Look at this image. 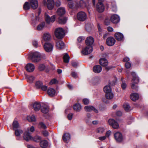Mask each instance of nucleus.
I'll return each instance as SVG.
<instances>
[{"instance_id":"nucleus-1","label":"nucleus","mask_w":148,"mask_h":148,"mask_svg":"<svg viewBox=\"0 0 148 148\" xmlns=\"http://www.w3.org/2000/svg\"><path fill=\"white\" fill-rule=\"evenodd\" d=\"M55 34L56 36L58 39L62 38L65 35L64 30L61 27L56 28L55 31Z\"/></svg>"},{"instance_id":"nucleus-2","label":"nucleus","mask_w":148,"mask_h":148,"mask_svg":"<svg viewBox=\"0 0 148 148\" xmlns=\"http://www.w3.org/2000/svg\"><path fill=\"white\" fill-rule=\"evenodd\" d=\"M133 76V79L132 80V85L131 87L132 89L137 90V87L134 84H137L139 82V79L138 77L136 76L135 73L133 72L132 73Z\"/></svg>"},{"instance_id":"nucleus-3","label":"nucleus","mask_w":148,"mask_h":148,"mask_svg":"<svg viewBox=\"0 0 148 148\" xmlns=\"http://www.w3.org/2000/svg\"><path fill=\"white\" fill-rule=\"evenodd\" d=\"M77 19L81 21H85L87 18L86 14L84 12L80 11L77 13Z\"/></svg>"},{"instance_id":"nucleus-4","label":"nucleus","mask_w":148,"mask_h":148,"mask_svg":"<svg viewBox=\"0 0 148 148\" xmlns=\"http://www.w3.org/2000/svg\"><path fill=\"white\" fill-rule=\"evenodd\" d=\"M53 45L49 43H46L44 45L45 50L47 52H51L53 49Z\"/></svg>"},{"instance_id":"nucleus-5","label":"nucleus","mask_w":148,"mask_h":148,"mask_svg":"<svg viewBox=\"0 0 148 148\" xmlns=\"http://www.w3.org/2000/svg\"><path fill=\"white\" fill-rule=\"evenodd\" d=\"M93 48L92 46H87L83 49L81 51L82 53L84 55H87L92 52Z\"/></svg>"},{"instance_id":"nucleus-6","label":"nucleus","mask_w":148,"mask_h":148,"mask_svg":"<svg viewBox=\"0 0 148 148\" xmlns=\"http://www.w3.org/2000/svg\"><path fill=\"white\" fill-rule=\"evenodd\" d=\"M108 123L114 129H117L119 127V124L115 120L112 119H110L108 120Z\"/></svg>"},{"instance_id":"nucleus-7","label":"nucleus","mask_w":148,"mask_h":148,"mask_svg":"<svg viewBox=\"0 0 148 148\" xmlns=\"http://www.w3.org/2000/svg\"><path fill=\"white\" fill-rule=\"evenodd\" d=\"M114 137L116 141L118 142H121L124 139L122 134L119 132H116L114 134Z\"/></svg>"},{"instance_id":"nucleus-8","label":"nucleus","mask_w":148,"mask_h":148,"mask_svg":"<svg viewBox=\"0 0 148 148\" xmlns=\"http://www.w3.org/2000/svg\"><path fill=\"white\" fill-rule=\"evenodd\" d=\"M41 55L38 52H35L33 53L32 59L34 62H37L40 60Z\"/></svg>"},{"instance_id":"nucleus-9","label":"nucleus","mask_w":148,"mask_h":148,"mask_svg":"<svg viewBox=\"0 0 148 148\" xmlns=\"http://www.w3.org/2000/svg\"><path fill=\"white\" fill-rule=\"evenodd\" d=\"M56 17L55 15L52 16L51 18L47 13L45 14V18L46 22L49 24L50 23H53L55 20Z\"/></svg>"},{"instance_id":"nucleus-10","label":"nucleus","mask_w":148,"mask_h":148,"mask_svg":"<svg viewBox=\"0 0 148 148\" xmlns=\"http://www.w3.org/2000/svg\"><path fill=\"white\" fill-rule=\"evenodd\" d=\"M106 42L108 45L111 46L114 45L115 42V40L114 38L110 37L106 40Z\"/></svg>"},{"instance_id":"nucleus-11","label":"nucleus","mask_w":148,"mask_h":148,"mask_svg":"<svg viewBox=\"0 0 148 148\" xmlns=\"http://www.w3.org/2000/svg\"><path fill=\"white\" fill-rule=\"evenodd\" d=\"M84 109L85 111L87 112H90L93 111L95 113H97L98 112V110L95 107L92 106H85Z\"/></svg>"},{"instance_id":"nucleus-12","label":"nucleus","mask_w":148,"mask_h":148,"mask_svg":"<svg viewBox=\"0 0 148 148\" xmlns=\"http://www.w3.org/2000/svg\"><path fill=\"white\" fill-rule=\"evenodd\" d=\"M119 17L116 14H114L111 16L110 20L111 22L114 23H117L120 21Z\"/></svg>"},{"instance_id":"nucleus-13","label":"nucleus","mask_w":148,"mask_h":148,"mask_svg":"<svg viewBox=\"0 0 148 148\" xmlns=\"http://www.w3.org/2000/svg\"><path fill=\"white\" fill-rule=\"evenodd\" d=\"M94 42V40L93 37L91 36L88 37L86 40V43L88 46H92Z\"/></svg>"},{"instance_id":"nucleus-14","label":"nucleus","mask_w":148,"mask_h":148,"mask_svg":"<svg viewBox=\"0 0 148 148\" xmlns=\"http://www.w3.org/2000/svg\"><path fill=\"white\" fill-rule=\"evenodd\" d=\"M55 2L53 0H47V7L50 10L53 9L54 7Z\"/></svg>"},{"instance_id":"nucleus-15","label":"nucleus","mask_w":148,"mask_h":148,"mask_svg":"<svg viewBox=\"0 0 148 148\" xmlns=\"http://www.w3.org/2000/svg\"><path fill=\"white\" fill-rule=\"evenodd\" d=\"M96 8L99 12H101L104 10V6L103 3L100 2L98 3L96 5Z\"/></svg>"},{"instance_id":"nucleus-16","label":"nucleus","mask_w":148,"mask_h":148,"mask_svg":"<svg viewBox=\"0 0 148 148\" xmlns=\"http://www.w3.org/2000/svg\"><path fill=\"white\" fill-rule=\"evenodd\" d=\"M66 10L64 7H60L58 9L57 13L58 15L62 16L65 14Z\"/></svg>"},{"instance_id":"nucleus-17","label":"nucleus","mask_w":148,"mask_h":148,"mask_svg":"<svg viewBox=\"0 0 148 148\" xmlns=\"http://www.w3.org/2000/svg\"><path fill=\"white\" fill-rule=\"evenodd\" d=\"M26 69L29 72H32L33 71L35 68L34 66L32 64L29 63L27 64L26 66Z\"/></svg>"},{"instance_id":"nucleus-18","label":"nucleus","mask_w":148,"mask_h":148,"mask_svg":"<svg viewBox=\"0 0 148 148\" xmlns=\"http://www.w3.org/2000/svg\"><path fill=\"white\" fill-rule=\"evenodd\" d=\"M114 36L116 39L119 41L123 40L124 38L123 35L120 32L116 33L115 34Z\"/></svg>"},{"instance_id":"nucleus-19","label":"nucleus","mask_w":148,"mask_h":148,"mask_svg":"<svg viewBox=\"0 0 148 148\" xmlns=\"http://www.w3.org/2000/svg\"><path fill=\"white\" fill-rule=\"evenodd\" d=\"M32 137L30 135L29 133L27 132H25L24 134L23 138L24 139L27 141H28L32 140Z\"/></svg>"},{"instance_id":"nucleus-20","label":"nucleus","mask_w":148,"mask_h":148,"mask_svg":"<svg viewBox=\"0 0 148 148\" xmlns=\"http://www.w3.org/2000/svg\"><path fill=\"white\" fill-rule=\"evenodd\" d=\"M76 4L77 8L79 7L84 8L86 6V3L85 2L82 0H81L79 2H76Z\"/></svg>"},{"instance_id":"nucleus-21","label":"nucleus","mask_w":148,"mask_h":148,"mask_svg":"<svg viewBox=\"0 0 148 148\" xmlns=\"http://www.w3.org/2000/svg\"><path fill=\"white\" fill-rule=\"evenodd\" d=\"M30 4L33 9H36L38 6V1L37 0H32L30 2Z\"/></svg>"},{"instance_id":"nucleus-22","label":"nucleus","mask_w":148,"mask_h":148,"mask_svg":"<svg viewBox=\"0 0 148 148\" xmlns=\"http://www.w3.org/2000/svg\"><path fill=\"white\" fill-rule=\"evenodd\" d=\"M47 93L50 96L53 97L55 96L56 94V91L53 88H49L47 90Z\"/></svg>"},{"instance_id":"nucleus-23","label":"nucleus","mask_w":148,"mask_h":148,"mask_svg":"<svg viewBox=\"0 0 148 148\" xmlns=\"http://www.w3.org/2000/svg\"><path fill=\"white\" fill-rule=\"evenodd\" d=\"M32 106L34 110L37 111L40 110L41 106L40 103L35 102L32 104Z\"/></svg>"},{"instance_id":"nucleus-24","label":"nucleus","mask_w":148,"mask_h":148,"mask_svg":"<svg viewBox=\"0 0 148 148\" xmlns=\"http://www.w3.org/2000/svg\"><path fill=\"white\" fill-rule=\"evenodd\" d=\"M100 64L103 66H105L108 65V62L107 60L105 58H101L99 60Z\"/></svg>"},{"instance_id":"nucleus-25","label":"nucleus","mask_w":148,"mask_h":148,"mask_svg":"<svg viewBox=\"0 0 148 148\" xmlns=\"http://www.w3.org/2000/svg\"><path fill=\"white\" fill-rule=\"evenodd\" d=\"M93 69L95 73H99L101 71L102 68L99 65H97L94 66Z\"/></svg>"},{"instance_id":"nucleus-26","label":"nucleus","mask_w":148,"mask_h":148,"mask_svg":"<svg viewBox=\"0 0 148 148\" xmlns=\"http://www.w3.org/2000/svg\"><path fill=\"white\" fill-rule=\"evenodd\" d=\"M64 42L61 40L58 41L56 43L57 48L59 49H60L63 48L64 46Z\"/></svg>"},{"instance_id":"nucleus-27","label":"nucleus","mask_w":148,"mask_h":148,"mask_svg":"<svg viewBox=\"0 0 148 148\" xmlns=\"http://www.w3.org/2000/svg\"><path fill=\"white\" fill-rule=\"evenodd\" d=\"M73 108L77 112H79L82 109V106L79 103H76L74 105Z\"/></svg>"},{"instance_id":"nucleus-28","label":"nucleus","mask_w":148,"mask_h":148,"mask_svg":"<svg viewBox=\"0 0 148 148\" xmlns=\"http://www.w3.org/2000/svg\"><path fill=\"white\" fill-rule=\"evenodd\" d=\"M48 142L45 140H43L40 141V145L41 147L42 148H46L48 145Z\"/></svg>"},{"instance_id":"nucleus-29","label":"nucleus","mask_w":148,"mask_h":148,"mask_svg":"<svg viewBox=\"0 0 148 148\" xmlns=\"http://www.w3.org/2000/svg\"><path fill=\"white\" fill-rule=\"evenodd\" d=\"M130 98L132 100L134 101H136L138 99L139 95L136 93H132L130 95Z\"/></svg>"},{"instance_id":"nucleus-30","label":"nucleus","mask_w":148,"mask_h":148,"mask_svg":"<svg viewBox=\"0 0 148 148\" xmlns=\"http://www.w3.org/2000/svg\"><path fill=\"white\" fill-rule=\"evenodd\" d=\"M63 139L64 142H66L70 139V135L69 133H65L63 136Z\"/></svg>"},{"instance_id":"nucleus-31","label":"nucleus","mask_w":148,"mask_h":148,"mask_svg":"<svg viewBox=\"0 0 148 148\" xmlns=\"http://www.w3.org/2000/svg\"><path fill=\"white\" fill-rule=\"evenodd\" d=\"M41 112L44 114H47L49 111V106L44 105L41 108Z\"/></svg>"},{"instance_id":"nucleus-32","label":"nucleus","mask_w":148,"mask_h":148,"mask_svg":"<svg viewBox=\"0 0 148 148\" xmlns=\"http://www.w3.org/2000/svg\"><path fill=\"white\" fill-rule=\"evenodd\" d=\"M103 91L106 94L112 92L111 87L108 86H106L104 87L103 88Z\"/></svg>"},{"instance_id":"nucleus-33","label":"nucleus","mask_w":148,"mask_h":148,"mask_svg":"<svg viewBox=\"0 0 148 148\" xmlns=\"http://www.w3.org/2000/svg\"><path fill=\"white\" fill-rule=\"evenodd\" d=\"M63 58L64 62L68 63L69 62L70 57L67 53H66L64 55Z\"/></svg>"},{"instance_id":"nucleus-34","label":"nucleus","mask_w":148,"mask_h":148,"mask_svg":"<svg viewBox=\"0 0 148 148\" xmlns=\"http://www.w3.org/2000/svg\"><path fill=\"white\" fill-rule=\"evenodd\" d=\"M106 98L108 99H111L114 97V95L112 92L105 94Z\"/></svg>"},{"instance_id":"nucleus-35","label":"nucleus","mask_w":148,"mask_h":148,"mask_svg":"<svg viewBox=\"0 0 148 148\" xmlns=\"http://www.w3.org/2000/svg\"><path fill=\"white\" fill-rule=\"evenodd\" d=\"M43 38L45 41L49 40L51 39V36L49 34L46 33L44 34Z\"/></svg>"},{"instance_id":"nucleus-36","label":"nucleus","mask_w":148,"mask_h":148,"mask_svg":"<svg viewBox=\"0 0 148 148\" xmlns=\"http://www.w3.org/2000/svg\"><path fill=\"white\" fill-rule=\"evenodd\" d=\"M41 139V137L38 136L37 135L34 136V137H32V140L36 142H39Z\"/></svg>"},{"instance_id":"nucleus-37","label":"nucleus","mask_w":148,"mask_h":148,"mask_svg":"<svg viewBox=\"0 0 148 148\" xmlns=\"http://www.w3.org/2000/svg\"><path fill=\"white\" fill-rule=\"evenodd\" d=\"M27 119L29 122L35 121L36 120V118L34 115L28 116Z\"/></svg>"},{"instance_id":"nucleus-38","label":"nucleus","mask_w":148,"mask_h":148,"mask_svg":"<svg viewBox=\"0 0 148 148\" xmlns=\"http://www.w3.org/2000/svg\"><path fill=\"white\" fill-rule=\"evenodd\" d=\"M26 78L27 82L29 83H32L34 79V77L32 75L27 76Z\"/></svg>"},{"instance_id":"nucleus-39","label":"nucleus","mask_w":148,"mask_h":148,"mask_svg":"<svg viewBox=\"0 0 148 148\" xmlns=\"http://www.w3.org/2000/svg\"><path fill=\"white\" fill-rule=\"evenodd\" d=\"M13 129L15 130L17 129L19 127V125L18 122L16 121H14L13 123Z\"/></svg>"},{"instance_id":"nucleus-40","label":"nucleus","mask_w":148,"mask_h":148,"mask_svg":"<svg viewBox=\"0 0 148 148\" xmlns=\"http://www.w3.org/2000/svg\"><path fill=\"white\" fill-rule=\"evenodd\" d=\"M67 20V18L66 17H64L62 18H59V19L58 22L60 24H63L65 23Z\"/></svg>"},{"instance_id":"nucleus-41","label":"nucleus","mask_w":148,"mask_h":148,"mask_svg":"<svg viewBox=\"0 0 148 148\" xmlns=\"http://www.w3.org/2000/svg\"><path fill=\"white\" fill-rule=\"evenodd\" d=\"M76 2H75V3H73V2H71L69 3L68 5L69 8H77L76 7Z\"/></svg>"},{"instance_id":"nucleus-42","label":"nucleus","mask_w":148,"mask_h":148,"mask_svg":"<svg viewBox=\"0 0 148 148\" xmlns=\"http://www.w3.org/2000/svg\"><path fill=\"white\" fill-rule=\"evenodd\" d=\"M123 107L125 110L127 111H128L130 110V107L128 103H124L123 105Z\"/></svg>"},{"instance_id":"nucleus-43","label":"nucleus","mask_w":148,"mask_h":148,"mask_svg":"<svg viewBox=\"0 0 148 148\" xmlns=\"http://www.w3.org/2000/svg\"><path fill=\"white\" fill-rule=\"evenodd\" d=\"M30 6L28 2H26L23 5V9L24 10H28L30 9Z\"/></svg>"},{"instance_id":"nucleus-44","label":"nucleus","mask_w":148,"mask_h":148,"mask_svg":"<svg viewBox=\"0 0 148 148\" xmlns=\"http://www.w3.org/2000/svg\"><path fill=\"white\" fill-rule=\"evenodd\" d=\"M45 25V23H42L39 25L37 27V29L38 31L42 30L44 27Z\"/></svg>"},{"instance_id":"nucleus-45","label":"nucleus","mask_w":148,"mask_h":148,"mask_svg":"<svg viewBox=\"0 0 148 148\" xmlns=\"http://www.w3.org/2000/svg\"><path fill=\"white\" fill-rule=\"evenodd\" d=\"M105 131V129L102 127H100L97 129V132L99 134H102Z\"/></svg>"},{"instance_id":"nucleus-46","label":"nucleus","mask_w":148,"mask_h":148,"mask_svg":"<svg viewBox=\"0 0 148 148\" xmlns=\"http://www.w3.org/2000/svg\"><path fill=\"white\" fill-rule=\"evenodd\" d=\"M42 83L40 81H38L36 82L35 84V86L37 88H40L42 85Z\"/></svg>"},{"instance_id":"nucleus-47","label":"nucleus","mask_w":148,"mask_h":148,"mask_svg":"<svg viewBox=\"0 0 148 148\" xmlns=\"http://www.w3.org/2000/svg\"><path fill=\"white\" fill-rule=\"evenodd\" d=\"M15 134L17 136H19L21 134L23 133V131L21 130L16 129L15 130Z\"/></svg>"},{"instance_id":"nucleus-48","label":"nucleus","mask_w":148,"mask_h":148,"mask_svg":"<svg viewBox=\"0 0 148 148\" xmlns=\"http://www.w3.org/2000/svg\"><path fill=\"white\" fill-rule=\"evenodd\" d=\"M34 130L35 129L34 127L33 126H32L30 127H28L27 129V132H28L29 133V132H33L34 131Z\"/></svg>"},{"instance_id":"nucleus-49","label":"nucleus","mask_w":148,"mask_h":148,"mask_svg":"<svg viewBox=\"0 0 148 148\" xmlns=\"http://www.w3.org/2000/svg\"><path fill=\"white\" fill-rule=\"evenodd\" d=\"M45 66L43 64H40L39 66L38 69L40 71L43 70L45 69Z\"/></svg>"},{"instance_id":"nucleus-50","label":"nucleus","mask_w":148,"mask_h":148,"mask_svg":"<svg viewBox=\"0 0 148 148\" xmlns=\"http://www.w3.org/2000/svg\"><path fill=\"white\" fill-rule=\"evenodd\" d=\"M57 82H58L57 80L56 79H54L51 81L49 83V84L50 85H51L53 84H56Z\"/></svg>"},{"instance_id":"nucleus-51","label":"nucleus","mask_w":148,"mask_h":148,"mask_svg":"<svg viewBox=\"0 0 148 148\" xmlns=\"http://www.w3.org/2000/svg\"><path fill=\"white\" fill-rule=\"evenodd\" d=\"M83 102L85 105H87L89 103V101L87 99H84L83 100Z\"/></svg>"},{"instance_id":"nucleus-52","label":"nucleus","mask_w":148,"mask_h":148,"mask_svg":"<svg viewBox=\"0 0 148 148\" xmlns=\"http://www.w3.org/2000/svg\"><path fill=\"white\" fill-rule=\"evenodd\" d=\"M47 86L46 85H43L40 88L43 91H46L47 89Z\"/></svg>"},{"instance_id":"nucleus-53","label":"nucleus","mask_w":148,"mask_h":148,"mask_svg":"<svg viewBox=\"0 0 148 148\" xmlns=\"http://www.w3.org/2000/svg\"><path fill=\"white\" fill-rule=\"evenodd\" d=\"M84 120L86 123L88 124H90L91 123V119L85 118L84 119Z\"/></svg>"},{"instance_id":"nucleus-54","label":"nucleus","mask_w":148,"mask_h":148,"mask_svg":"<svg viewBox=\"0 0 148 148\" xmlns=\"http://www.w3.org/2000/svg\"><path fill=\"white\" fill-rule=\"evenodd\" d=\"M39 125L40 127L43 129H45L47 128V127L46 125L42 123H40Z\"/></svg>"},{"instance_id":"nucleus-55","label":"nucleus","mask_w":148,"mask_h":148,"mask_svg":"<svg viewBox=\"0 0 148 148\" xmlns=\"http://www.w3.org/2000/svg\"><path fill=\"white\" fill-rule=\"evenodd\" d=\"M112 9L114 12H116L117 11V8L115 5H112Z\"/></svg>"},{"instance_id":"nucleus-56","label":"nucleus","mask_w":148,"mask_h":148,"mask_svg":"<svg viewBox=\"0 0 148 148\" xmlns=\"http://www.w3.org/2000/svg\"><path fill=\"white\" fill-rule=\"evenodd\" d=\"M41 10L39 8L38 10V14L37 15H36L35 16V19L36 21L38 20V16L40 14V13Z\"/></svg>"},{"instance_id":"nucleus-57","label":"nucleus","mask_w":148,"mask_h":148,"mask_svg":"<svg viewBox=\"0 0 148 148\" xmlns=\"http://www.w3.org/2000/svg\"><path fill=\"white\" fill-rule=\"evenodd\" d=\"M121 87L124 90L127 87V85L124 82H123L121 84Z\"/></svg>"},{"instance_id":"nucleus-58","label":"nucleus","mask_w":148,"mask_h":148,"mask_svg":"<svg viewBox=\"0 0 148 148\" xmlns=\"http://www.w3.org/2000/svg\"><path fill=\"white\" fill-rule=\"evenodd\" d=\"M125 66L127 69L130 68L131 66V64L130 62H127L125 64Z\"/></svg>"},{"instance_id":"nucleus-59","label":"nucleus","mask_w":148,"mask_h":148,"mask_svg":"<svg viewBox=\"0 0 148 148\" xmlns=\"http://www.w3.org/2000/svg\"><path fill=\"white\" fill-rule=\"evenodd\" d=\"M61 4L60 1L59 0L57 1L56 2V5L57 7H59Z\"/></svg>"},{"instance_id":"nucleus-60","label":"nucleus","mask_w":148,"mask_h":148,"mask_svg":"<svg viewBox=\"0 0 148 148\" xmlns=\"http://www.w3.org/2000/svg\"><path fill=\"white\" fill-rule=\"evenodd\" d=\"M105 24L106 25H108L110 24V21L109 20L106 19L104 21Z\"/></svg>"},{"instance_id":"nucleus-61","label":"nucleus","mask_w":148,"mask_h":148,"mask_svg":"<svg viewBox=\"0 0 148 148\" xmlns=\"http://www.w3.org/2000/svg\"><path fill=\"white\" fill-rule=\"evenodd\" d=\"M73 114L72 113L69 114H68L67 117L69 120H71L72 118Z\"/></svg>"},{"instance_id":"nucleus-62","label":"nucleus","mask_w":148,"mask_h":148,"mask_svg":"<svg viewBox=\"0 0 148 148\" xmlns=\"http://www.w3.org/2000/svg\"><path fill=\"white\" fill-rule=\"evenodd\" d=\"M42 134H43V135H44V136H47L49 135V133H48V132L46 130L43 131L42 132Z\"/></svg>"},{"instance_id":"nucleus-63","label":"nucleus","mask_w":148,"mask_h":148,"mask_svg":"<svg viewBox=\"0 0 148 148\" xmlns=\"http://www.w3.org/2000/svg\"><path fill=\"white\" fill-rule=\"evenodd\" d=\"M111 132V131L109 130L107 132L106 134V137H109L110 135Z\"/></svg>"},{"instance_id":"nucleus-64","label":"nucleus","mask_w":148,"mask_h":148,"mask_svg":"<svg viewBox=\"0 0 148 148\" xmlns=\"http://www.w3.org/2000/svg\"><path fill=\"white\" fill-rule=\"evenodd\" d=\"M107 30L109 32H112L114 30L113 28L110 26L108 27Z\"/></svg>"}]
</instances>
